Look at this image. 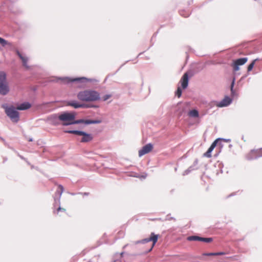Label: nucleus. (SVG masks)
<instances>
[{"label": "nucleus", "mask_w": 262, "mask_h": 262, "mask_svg": "<svg viewBox=\"0 0 262 262\" xmlns=\"http://www.w3.org/2000/svg\"><path fill=\"white\" fill-rule=\"evenodd\" d=\"M59 80H60L61 83L63 84H68L74 82H78L81 83V85H79L80 87H84V85L83 84L88 82H98V81L95 79L87 78L85 77L75 78H71L69 77H55L53 79L51 80V81L58 82Z\"/></svg>", "instance_id": "obj_1"}, {"label": "nucleus", "mask_w": 262, "mask_h": 262, "mask_svg": "<svg viewBox=\"0 0 262 262\" xmlns=\"http://www.w3.org/2000/svg\"><path fill=\"white\" fill-rule=\"evenodd\" d=\"M79 100L84 102L95 101L100 99V94L94 90H85L77 94Z\"/></svg>", "instance_id": "obj_2"}, {"label": "nucleus", "mask_w": 262, "mask_h": 262, "mask_svg": "<svg viewBox=\"0 0 262 262\" xmlns=\"http://www.w3.org/2000/svg\"><path fill=\"white\" fill-rule=\"evenodd\" d=\"M2 107L5 110V112L10 120L15 123H17L19 120V113L16 107L13 105H8L5 103L2 105Z\"/></svg>", "instance_id": "obj_3"}, {"label": "nucleus", "mask_w": 262, "mask_h": 262, "mask_svg": "<svg viewBox=\"0 0 262 262\" xmlns=\"http://www.w3.org/2000/svg\"><path fill=\"white\" fill-rule=\"evenodd\" d=\"M9 91L6 73L4 71H0V94L3 96L6 95Z\"/></svg>", "instance_id": "obj_4"}, {"label": "nucleus", "mask_w": 262, "mask_h": 262, "mask_svg": "<svg viewBox=\"0 0 262 262\" xmlns=\"http://www.w3.org/2000/svg\"><path fill=\"white\" fill-rule=\"evenodd\" d=\"M58 190H57L56 191V195H58V197H54V208L56 207V206H58L57 208V211L58 212L59 211H66V209L64 208H62L60 206V199L62 195V192L64 190V188L61 185H58Z\"/></svg>", "instance_id": "obj_5"}, {"label": "nucleus", "mask_w": 262, "mask_h": 262, "mask_svg": "<svg viewBox=\"0 0 262 262\" xmlns=\"http://www.w3.org/2000/svg\"><path fill=\"white\" fill-rule=\"evenodd\" d=\"M158 237L159 235L155 234L154 233H151L149 237L146 238L141 240V244H145L150 241H152L153 243L152 246L149 250V251H150L152 250L154 246H155V245L156 244V243H157Z\"/></svg>", "instance_id": "obj_6"}, {"label": "nucleus", "mask_w": 262, "mask_h": 262, "mask_svg": "<svg viewBox=\"0 0 262 262\" xmlns=\"http://www.w3.org/2000/svg\"><path fill=\"white\" fill-rule=\"evenodd\" d=\"M247 57L241 58L235 60L232 65L234 71H238L239 69V67L240 66L244 65L245 63L247 62Z\"/></svg>", "instance_id": "obj_7"}, {"label": "nucleus", "mask_w": 262, "mask_h": 262, "mask_svg": "<svg viewBox=\"0 0 262 262\" xmlns=\"http://www.w3.org/2000/svg\"><path fill=\"white\" fill-rule=\"evenodd\" d=\"M75 118V114L72 113L66 112L59 115V119H60V121L62 122L66 121H72L74 120Z\"/></svg>", "instance_id": "obj_8"}, {"label": "nucleus", "mask_w": 262, "mask_h": 262, "mask_svg": "<svg viewBox=\"0 0 262 262\" xmlns=\"http://www.w3.org/2000/svg\"><path fill=\"white\" fill-rule=\"evenodd\" d=\"M49 123L53 125H58L60 124V119H59V115L56 114H52L49 116L47 118Z\"/></svg>", "instance_id": "obj_9"}, {"label": "nucleus", "mask_w": 262, "mask_h": 262, "mask_svg": "<svg viewBox=\"0 0 262 262\" xmlns=\"http://www.w3.org/2000/svg\"><path fill=\"white\" fill-rule=\"evenodd\" d=\"M261 149H252L246 155V159L248 160H252L262 157L261 155L256 154V152L261 151Z\"/></svg>", "instance_id": "obj_10"}, {"label": "nucleus", "mask_w": 262, "mask_h": 262, "mask_svg": "<svg viewBox=\"0 0 262 262\" xmlns=\"http://www.w3.org/2000/svg\"><path fill=\"white\" fill-rule=\"evenodd\" d=\"M67 105L73 106L75 108H78L80 107H97V106L92 105L89 106L87 104H79L77 101L73 100L69 101L67 103Z\"/></svg>", "instance_id": "obj_11"}, {"label": "nucleus", "mask_w": 262, "mask_h": 262, "mask_svg": "<svg viewBox=\"0 0 262 262\" xmlns=\"http://www.w3.org/2000/svg\"><path fill=\"white\" fill-rule=\"evenodd\" d=\"M153 145L151 143H148L144 146L142 149L139 151V156L140 157L143 156L145 154L149 152L152 149Z\"/></svg>", "instance_id": "obj_12"}, {"label": "nucleus", "mask_w": 262, "mask_h": 262, "mask_svg": "<svg viewBox=\"0 0 262 262\" xmlns=\"http://www.w3.org/2000/svg\"><path fill=\"white\" fill-rule=\"evenodd\" d=\"M232 102V99L228 96H226L222 101L216 104L219 107H223L229 105Z\"/></svg>", "instance_id": "obj_13"}, {"label": "nucleus", "mask_w": 262, "mask_h": 262, "mask_svg": "<svg viewBox=\"0 0 262 262\" xmlns=\"http://www.w3.org/2000/svg\"><path fill=\"white\" fill-rule=\"evenodd\" d=\"M79 136H82L80 142H88L93 139V137L91 134H88L84 132L81 131Z\"/></svg>", "instance_id": "obj_14"}, {"label": "nucleus", "mask_w": 262, "mask_h": 262, "mask_svg": "<svg viewBox=\"0 0 262 262\" xmlns=\"http://www.w3.org/2000/svg\"><path fill=\"white\" fill-rule=\"evenodd\" d=\"M16 53L21 60L23 66L25 67L27 69H29L30 67L28 64V58L25 56L23 55L18 50L16 51Z\"/></svg>", "instance_id": "obj_15"}, {"label": "nucleus", "mask_w": 262, "mask_h": 262, "mask_svg": "<svg viewBox=\"0 0 262 262\" xmlns=\"http://www.w3.org/2000/svg\"><path fill=\"white\" fill-rule=\"evenodd\" d=\"M198 164V160L196 159L194 160L193 165L189 167L188 169L185 170L183 173V176H186L189 173H190L191 171H192L194 170L197 169V165Z\"/></svg>", "instance_id": "obj_16"}, {"label": "nucleus", "mask_w": 262, "mask_h": 262, "mask_svg": "<svg viewBox=\"0 0 262 262\" xmlns=\"http://www.w3.org/2000/svg\"><path fill=\"white\" fill-rule=\"evenodd\" d=\"M31 107V104L29 102H25L18 104L16 106V109L20 111H24L29 109Z\"/></svg>", "instance_id": "obj_17"}, {"label": "nucleus", "mask_w": 262, "mask_h": 262, "mask_svg": "<svg viewBox=\"0 0 262 262\" xmlns=\"http://www.w3.org/2000/svg\"><path fill=\"white\" fill-rule=\"evenodd\" d=\"M181 86L183 89H185L188 86V76L187 73H185L181 79Z\"/></svg>", "instance_id": "obj_18"}, {"label": "nucleus", "mask_w": 262, "mask_h": 262, "mask_svg": "<svg viewBox=\"0 0 262 262\" xmlns=\"http://www.w3.org/2000/svg\"><path fill=\"white\" fill-rule=\"evenodd\" d=\"M175 111L177 112L180 115H181L184 112V107L182 103H178L176 105Z\"/></svg>", "instance_id": "obj_19"}, {"label": "nucleus", "mask_w": 262, "mask_h": 262, "mask_svg": "<svg viewBox=\"0 0 262 262\" xmlns=\"http://www.w3.org/2000/svg\"><path fill=\"white\" fill-rule=\"evenodd\" d=\"M188 115L191 117L196 118L199 116V112L196 110H192L189 111Z\"/></svg>", "instance_id": "obj_20"}, {"label": "nucleus", "mask_w": 262, "mask_h": 262, "mask_svg": "<svg viewBox=\"0 0 262 262\" xmlns=\"http://www.w3.org/2000/svg\"><path fill=\"white\" fill-rule=\"evenodd\" d=\"M213 150V149L212 148V147H209L207 151L204 154V156L207 158H210L211 157V153Z\"/></svg>", "instance_id": "obj_21"}, {"label": "nucleus", "mask_w": 262, "mask_h": 262, "mask_svg": "<svg viewBox=\"0 0 262 262\" xmlns=\"http://www.w3.org/2000/svg\"><path fill=\"white\" fill-rule=\"evenodd\" d=\"M81 131L80 130H66L65 133H70V134H73L77 135H80Z\"/></svg>", "instance_id": "obj_22"}, {"label": "nucleus", "mask_w": 262, "mask_h": 262, "mask_svg": "<svg viewBox=\"0 0 262 262\" xmlns=\"http://www.w3.org/2000/svg\"><path fill=\"white\" fill-rule=\"evenodd\" d=\"M199 241L204 242L206 243H210L212 241V238L211 237L209 238H205V237H199Z\"/></svg>", "instance_id": "obj_23"}, {"label": "nucleus", "mask_w": 262, "mask_h": 262, "mask_svg": "<svg viewBox=\"0 0 262 262\" xmlns=\"http://www.w3.org/2000/svg\"><path fill=\"white\" fill-rule=\"evenodd\" d=\"M258 60V59L256 58V59H255L254 60H253L252 61V62L248 66V72H250L251 71L252 69L253 68V67L254 66V64L255 63V62Z\"/></svg>", "instance_id": "obj_24"}, {"label": "nucleus", "mask_w": 262, "mask_h": 262, "mask_svg": "<svg viewBox=\"0 0 262 262\" xmlns=\"http://www.w3.org/2000/svg\"><path fill=\"white\" fill-rule=\"evenodd\" d=\"M199 237L198 236H190L187 237V240L189 241H199Z\"/></svg>", "instance_id": "obj_25"}, {"label": "nucleus", "mask_w": 262, "mask_h": 262, "mask_svg": "<svg viewBox=\"0 0 262 262\" xmlns=\"http://www.w3.org/2000/svg\"><path fill=\"white\" fill-rule=\"evenodd\" d=\"M0 43L3 46H5L7 45H10L11 43L8 42L6 40L0 37Z\"/></svg>", "instance_id": "obj_26"}, {"label": "nucleus", "mask_w": 262, "mask_h": 262, "mask_svg": "<svg viewBox=\"0 0 262 262\" xmlns=\"http://www.w3.org/2000/svg\"><path fill=\"white\" fill-rule=\"evenodd\" d=\"M62 124L63 126H68V125L74 124V120H73L72 121H66L62 122Z\"/></svg>", "instance_id": "obj_27"}, {"label": "nucleus", "mask_w": 262, "mask_h": 262, "mask_svg": "<svg viewBox=\"0 0 262 262\" xmlns=\"http://www.w3.org/2000/svg\"><path fill=\"white\" fill-rule=\"evenodd\" d=\"M182 91L181 88L178 87L177 91L176 92V95L178 96V97L180 98L182 95Z\"/></svg>", "instance_id": "obj_28"}, {"label": "nucleus", "mask_w": 262, "mask_h": 262, "mask_svg": "<svg viewBox=\"0 0 262 262\" xmlns=\"http://www.w3.org/2000/svg\"><path fill=\"white\" fill-rule=\"evenodd\" d=\"M235 78H234L233 79V80H232V83L231 84V94L232 95H233L235 93V92L233 90V87H234V83H235Z\"/></svg>", "instance_id": "obj_29"}, {"label": "nucleus", "mask_w": 262, "mask_h": 262, "mask_svg": "<svg viewBox=\"0 0 262 262\" xmlns=\"http://www.w3.org/2000/svg\"><path fill=\"white\" fill-rule=\"evenodd\" d=\"M80 123H84L85 124V120L84 119H79L77 120H74V124H80Z\"/></svg>", "instance_id": "obj_30"}, {"label": "nucleus", "mask_w": 262, "mask_h": 262, "mask_svg": "<svg viewBox=\"0 0 262 262\" xmlns=\"http://www.w3.org/2000/svg\"><path fill=\"white\" fill-rule=\"evenodd\" d=\"M220 139H216L215 141H214L213 142V143L211 144V146H210V147H212V148H213L214 149V148L215 147V146H216V144H217V141L218 140H219Z\"/></svg>", "instance_id": "obj_31"}, {"label": "nucleus", "mask_w": 262, "mask_h": 262, "mask_svg": "<svg viewBox=\"0 0 262 262\" xmlns=\"http://www.w3.org/2000/svg\"><path fill=\"white\" fill-rule=\"evenodd\" d=\"M112 97V95L111 94H106V95H105L103 97V101H106L107 100H108L109 98H110L111 97Z\"/></svg>", "instance_id": "obj_32"}, {"label": "nucleus", "mask_w": 262, "mask_h": 262, "mask_svg": "<svg viewBox=\"0 0 262 262\" xmlns=\"http://www.w3.org/2000/svg\"><path fill=\"white\" fill-rule=\"evenodd\" d=\"M93 123V120H85V124H91Z\"/></svg>", "instance_id": "obj_33"}, {"label": "nucleus", "mask_w": 262, "mask_h": 262, "mask_svg": "<svg viewBox=\"0 0 262 262\" xmlns=\"http://www.w3.org/2000/svg\"><path fill=\"white\" fill-rule=\"evenodd\" d=\"M101 122V121L100 120H93V124H99Z\"/></svg>", "instance_id": "obj_34"}, {"label": "nucleus", "mask_w": 262, "mask_h": 262, "mask_svg": "<svg viewBox=\"0 0 262 262\" xmlns=\"http://www.w3.org/2000/svg\"><path fill=\"white\" fill-rule=\"evenodd\" d=\"M204 255L207 256H212V255H216L215 253H207L204 254Z\"/></svg>", "instance_id": "obj_35"}, {"label": "nucleus", "mask_w": 262, "mask_h": 262, "mask_svg": "<svg viewBox=\"0 0 262 262\" xmlns=\"http://www.w3.org/2000/svg\"><path fill=\"white\" fill-rule=\"evenodd\" d=\"M225 253L224 252H217L215 253L216 255H224Z\"/></svg>", "instance_id": "obj_36"}, {"label": "nucleus", "mask_w": 262, "mask_h": 262, "mask_svg": "<svg viewBox=\"0 0 262 262\" xmlns=\"http://www.w3.org/2000/svg\"><path fill=\"white\" fill-rule=\"evenodd\" d=\"M222 139L226 142H229L231 141L230 139Z\"/></svg>", "instance_id": "obj_37"}, {"label": "nucleus", "mask_w": 262, "mask_h": 262, "mask_svg": "<svg viewBox=\"0 0 262 262\" xmlns=\"http://www.w3.org/2000/svg\"><path fill=\"white\" fill-rule=\"evenodd\" d=\"M19 156L21 159L25 160L29 165L30 164L29 162H28L23 156L20 155H19Z\"/></svg>", "instance_id": "obj_38"}, {"label": "nucleus", "mask_w": 262, "mask_h": 262, "mask_svg": "<svg viewBox=\"0 0 262 262\" xmlns=\"http://www.w3.org/2000/svg\"><path fill=\"white\" fill-rule=\"evenodd\" d=\"M135 244H141V240L137 241L135 242Z\"/></svg>", "instance_id": "obj_39"}, {"label": "nucleus", "mask_w": 262, "mask_h": 262, "mask_svg": "<svg viewBox=\"0 0 262 262\" xmlns=\"http://www.w3.org/2000/svg\"><path fill=\"white\" fill-rule=\"evenodd\" d=\"M146 177H147V174H145V175H143V176H142L141 177V178H142V179H145V178H146Z\"/></svg>", "instance_id": "obj_40"}, {"label": "nucleus", "mask_w": 262, "mask_h": 262, "mask_svg": "<svg viewBox=\"0 0 262 262\" xmlns=\"http://www.w3.org/2000/svg\"><path fill=\"white\" fill-rule=\"evenodd\" d=\"M235 195V193H231L230 194H229V195L228 196V198H229V197H231V196H233V195Z\"/></svg>", "instance_id": "obj_41"}, {"label": "nucleus", "mask_w": 262, "mask_h": 262, "mask_svg": "<svg viewBox=\"0 0 262 262\" xmlns=\"http://www.w3.org/2000/svg\"><path fill=\"white\" fill-rule=\"evenodd\" d=\"M259 149H261V151L256 152V154L261 155L262 154V148H260Z\"/></svg>", "instance_id": "obj_42"}, {"label": "nucleus", "mask_w": 262, "mask_h": 262, "mask_svg": "<svg viewBox=\"0 0 262 262\" xmlns=\"http://www.w3.org/2000/svg\"><path fill=\"white\" fill-rule=\"evenodd\" d=\"M81 194H82L83 195H88L89 194L87 192H84V193H81Z\"/></svg>", "instance_id": "obj_43"}, {"label": "nucleus", "mask_w": 262, "mask_h": 262, "mask_svg": "<svg viewBox=\"0 0 262 262\" xmlns=\"http://www.w3.org/2000/svg\"><path fill=\"white\" fill-rule=\"evenodd\" d=\"M29 141H33V139L32 138H30L28 139Z\"/></svg>", "instance_id": "obj_44"}, {"label": "nucleus", "mask_w": 262, "mask_h": 262, "mask_svg": "<svg viewBox=\"0 0 262 262\" xmlns=\"http://www.w3.org/2000/svg\"><path fill=\"white\" fill-rule=\"evenodd\" d=\"M242 140H243L244 141H246V140H244V136H243V137H242Z\"/></svg>", "instance_id": "obj_45"}, {"label": "nucleus", "mask_w": 262, "mask_h": 262, "mask_svg": "<svg viewBox=\"0 0 262 262\" xmlns=\"http://www.w3.org/2000/svg\"><path fill=\"white\" fill-rule=\"evenodd\" d=\"M71 194H72V195H75V193H71Z\"/></svg>", "instance_id": "obj_46"}, {"label": "nucleus", "mask_w": 262, "mask_h": 262, "mask_svg": "<svg viewBox=\"0 0 262 262\" xmlns=\"http://www.w3.org/2000/svg\"><path fill=\"white\" fill-rule=\"evenodd\" d=\"M1 139L2 140H3V141H4V139L3 138H1Z\"/></svg>", "instance_id": "obj_47"}, {"label": "nucleus", "mask_w": 262, "mask_h": 262, "mask_svg": "<svg viewBox=\"0 0 262 262\" xmlns=\"http://www.w3.org/2000/svg\"><path fill=\"white\" fill-rule=\"evenodd\" d=\"M121 254V256H122V255H123V252L121 253V254Z\"/></svg>", "instance_id": "obj_48"}, {"label": "nucleus", "mask_w": 262, "mask_h": 262, "mask_svg": "<svg viewBox=\"0 0 262 262\" xmlns=\"http://www.w3.org/2000/svg\"><path fill=\"white\" fill-rule=\"evenodd\" d=\"M229 147H232V145H231V144H230V145H229Z\"/></svg>", "instance_id": "obj_49"}, {"label": "nucleus", "mask_w": 262, "mask_h": 262, "mask_svg": "<svg viewBox=\"0 0 262 262\" xmlns=\"http://www.w3.org/2000/svg\"><path fill=\"white\" fill-rule=\"evenodd\" d=\"M114 262H116V261H114Z\"/></svg>", "instance_id": "obj_50"}]
</instances>
